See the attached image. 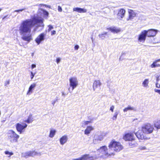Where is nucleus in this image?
Listing matches in <instances>:
<instances>
[{
	"label": "nucleus",
	"mask_w": 160,
	"mask_h": 160,
	"mask_svg": "<svg viewBox=\"0 0 160 160\" xmlns=\"http://www.w3.org/2000/svg\"><path fill=\"white\" fill-rule=\"evenodd\" d=\"M36 86V84L35 83H33L31 84L29 87L28 89L27 92V95H29L32 93L33 92V91Z\"/></svg>",
	"instance_id": "obj_17"
},
{
	"label": "nucleus",
	"mask_w": 160,
	"mask_h": 160,
	"mask_svg": "<svg viewBox=\"0 0 160 160\" xmlns=\"http://www.w3.org/2000/svg\"><path fill=\"white\" fill-rule=\"evenodd\" d=\"M156 82H158L160 80V79L159 78V76L158 75H156Z\"/></svg>",
	"instance_id": "obj_43"
},
{
	"label": "nucleus",
	"mask_w": 160,
	"mask_h": 160,
	"mask_svg": "<svg viewBox=\"0 0 160 160\" xmlns=\"http://www.w3.org/2000/svg\"><path fill=\"white\" fill-rule=\"evenodd\" d=\"M156 87L158 88H160V84L158 83V82H156L155 83ZM154 91L160 94V90L155 89H154Z\"/></svg>",
	"instance_id": "obj_32"
},
{
	"label": "nucleus",
	"mask_w": 160,
	"mask_h": 160,
	"mask_svg": "<svg viewBox=\"0 0 160 160\" xmlns=\"http://www.w3.org/2000/svg\"><path fill=\"white\" fill-rule=\"evenodd\" d=\"M31 19L24 20L19 24L18 31L21 36V38L28 42L32 39V35L30 34L32 27L36 26L35 30L39 27H43L44 19L42 17L40 13L38 12L37 14L32 16Z\"/></svg>",
	"instance_id": "obj_1"
},
{
	"label": "nucleus",
	"mask_w": 160,
	"mask_h": 160,
	"mask_svg": "<svg viewBox=\"0 0 160 160\" xmlns=\"http://www.w3.org/2000/svg\"><path fill=\"white\" fill-rule=\"evenodd\" d=\"M40 152H37L34 150L29 151L22 153V156L26 158L30 157H34L35 156L40 155Z\"/></svg>",
	"instance_id": "obj_8"
},
{
	"label": "nucleus",
	"mask_w": 160,
	"mask_h": 160,
	"mask_svg": "<svg viewBox=\"0 0 160 160\" xmlns=\"http://www.w3.org/2000/svg\"><path fill=\"white\" fill-rule=\"evenodd\" d=\"M94 157L91 156L89 154H85L78 158L73 159L72 160H92Z\"/></svg>",
	"instance_id": "obj_13"
},
{
	"label": "nucleus",
	"mask_w": 160,
	"mask_h": 160,
	"mask_svg": "<svg viewBox=\"0 0 160 160\" xmlns=\"http://www.w3.org/2000/svg\"><path fill=\"white\" fill-rule=\"evenodd\" d=\"M9 84V81L8 80H7L5 82V85L7 86Z\"/></svg>",
	"instance_id": "obj_40"
},
{
	"label": "nucleus",
	"mask_w": 160,
	"mask_h": 160,
	"mask_svg": "<svg viewBox=\"0 0 160 160\" xmlns=\"http://www.w3.org/2000/svg\"><path fill=\"white\" fill-rule=\"evenodd\" d=\"M154 126L157 129H160V120L156 122L154 124Z\"/></svg>",
	"instance_id": "obj_34"
},
{
	"label": "nucleus",
	"mask_w": 160,
	"mask_h": 160,
	"mask_svg": "<svg viewBox=\"0 0 160 160\" xmlns=\"http://www.w3.org/2000/svg\"><path fill=\"white\" fill-rule=\"evenodd\" d=\"M58 10L59 12H62V8L59 6L58 7Z\"/></svg>",
	"instance_id": "obj_42"
},
{
	"label": "nucleus",
	"mask_w": 160,
	"mask_h": 160,
	"mask_svg": "<svg viewBox=\"0 0 160 160\" xmlns=\"http://www.w3.org/2000/svg\"><path fill=\"white\" fill-rule=\"evenodd\" d=\"M155 61L157 62H160V59L155 60Z\"/></svg>",
	"instance_id": "obj_50"
},
{
	"label": "nucleus",
	"mask_w": 160,
	"mask_h": 160,
	"mask_svg": "<svg viewBox=\"0 0 160 160\" xmlns=\"http://www.w3.org/2000/svg\"><path fill=\"white\" fill-rule=\"evenodd\" d=\"M107 30L110 31L113 33H117L120 32L121 29L120 28L116 27H112L107 28Z\"/></svg>",
	"instance_id": "obj_19"
},
{
	"label": "nucleus",
	"mask_w": 160,
	"mask_h": 160,
	"mask_svg": "<svg viewBox=\"0 0 160 160\" xmlns=\"http://www.w3.org/2000/svg\"><path fill=\"white\" fill-rule=\"evenodd\" d=\"M93 130L94 128L93 127L91 126H88L84 131V134L88 136L91 132Z\"/></svg>",
	"instance_id": "obj_22"
},
{
	"label": "nucleus",
	"mask_w": 160,
	"mask_h": 160,
	"mask_svg": "<svg viewBox=\"0 0 160 160\" xmlns=\"http://www.w3.org/2000/svg\"><path fill=\"white\" fill-rule=\"evenodd\" d=\"M126 13L125 10L123 8L118 9L117 10V18L119 20H122Z\"/></svg>",
	"instance_id": "obj_12"
},
{
	"label": "nucleus",
	"mask_w": 160,
	"mask_h": 160,
	"mask_svg": "<svg viewBox=\"0 0 160 160\" xmlns=\"http://www.w3.org/2000/svg\"><path fill=\"white\" fill-rule=\"evenodd\" d=\"M79 48V46L78 45H76L74 47L75 50H78Z\"/></svg>",
	"instance_id": "obj_46"
},
{
	"label": "nucleus",
	"mask_w": 160,
	"mask_h": 160,
	"mask_svg": "<svg viewBox=\"0 0 160 160\" xmlns=\"http://www.w3.org/2000/svg\"><path fill=\"white\" fill-rule=\"evenodd\" d=\"M36 73V72H32V71H31V72L30 76L31 80H32L33 79Z\"/></svg>",
	"instance_id": "obj_36"
},
{
	"label": "nucleus",
	"mask_w": 160,
	"mask_h": 160,
	"mask_svg": "<svg viewBox=\"0 0 160 160\" xmlns=\"http://www.w3.org/2000/svg\"><path fill=\"white\" fill-rule=\"evenodd\" d=\"M73 11L77 12L78 13H86L87 12V10L84 8H73Z\"/></svg>",
	"instance_id": "obj_20"
},
{
	"label": "nucleus",
	"mask_w": 160,
	"mask_h": 160,
	"mask_svg": "<svg viewBox=\"0 0 160 160\" xmlns=\"http://www.w3.org/2000/svg\"><path fill=\"white\" fill-rule=\"evenodd\" d=\"M61 59L60 58H57V59H56L57 63L58 64L60 62V61H61Z\"/></svg>",
	"instance_id": "obj_44"
},
{
	"label": "nucleus",
	"mask_w": 160,
	"mask_h": 160,
	"mask_svg": "<svg viewBox=\"0 0 160 160\" xmlns=\"http://www.w3.org/2000/svg\"><path fill=\"white\" fill-rule=\"evenodd\" d=\"M128 12L129 13V18L127 19V20L128 21L132 19L136 16L135 12L132 10L129 9L128 10Z\"/></svg>",
	"instance_id": "obj_21"
},
{
	"label": "nucleus",
	"mask_w": 160,
	"mask_h": 160,
	"mask_svg": "<svg viewBox=\"0 0 160 160\" xmlns=\"http://www.w3.org/2000/svg\"><path fill=\"white\" fill-rule=\"evenodd\" d=\"M7 17V16H4L2 20H4L6 17Z\"/></svg>",
	"instance_id": "obj_51"
},
{
	"label": "nucleus",
	"mask_w": 160,
	"mask_h": 160,
	"mask_svg": "<svg viewBox=\"0 0 160 160\" xmlns=\"http://www.w3.org/2000/svg\"><path fill=\"white\" fill-rule=\"evenodd\" d=\"M149 80L148 79H145L142 83V86L145 88H147L148 86Z\"/></svg>",
	"instance_id": "obj_23"
},
{
	"label": "nucleus",
	"mask_w": 160,
	"mask_h": 160,
	"mask_svg": "<svg viewBox=\"0 0 160 160\" xmlns=\"http://www.w3.org/2000/svg\"><path fill=\"white\" fill-rule=\"evenodd\" d=\"M146 30H144L138 35V40L139 43H143L145 41L147 36Z\"/></svg>",
	"instance_id": "obj_11"
},
{
	"label": "nucleus",
	"mask_w": 160,
	"mask_h": 160,
	"mask_svg": "<svg viewBox=\"0 0 160 160\" xmlns=\"http://www.w3.org/2000/svg\"><path fill=\"white\" fill-rule=\"evenodd\" d=\"M158 62L155 61L153 62V63L150 65L151 68H155L156 67H160V64L157 63Z\"/></svg>",
	"instance_id": "obj_27"
},
{
	"label": "nucleus",
	"mask_w": 160,
	"mask_h": 160,
	"mask_svg": "<svg viewBox=\"0 0 160 160\" xmlns=\"http://www.w3.org/2000/svg\"><path fill=\"white\" fill-rule=\"evenodd\" d=\"M25 9V8H23L22 9H20L19 10H15L14 11V12H22Z\"/></svg>",
	"instance_id": "obj_37"
},
{
	"label": "nucleus",
	"mask_w": 160,
	"mask_h": 160,
	"mask_svg": "<svg viewBox=\"0 0 160 160\" xmlns=\"http://www.w3.org/2000/svg\"><path fill=\"white\" fill-rule=\"evenodd\" d=\"M97 153L98 154V158L105 159L107 158L109 156L113 154V153L111 151H108L107 146H104L101 147L97 150Z\"/></svg>",
	"instance_id": "obj_3"
},
{
	"label": "nucleus",
	"mask_w": 160,
	"mask_h": 160,
	"mask_svg": "<svg viewBox=\"0 0 160 160\" xmlns=\"http://www.w3.org/2000/svg\"><path fill=\"white\" fill-rule=\"evenodd\" d=\"M69 82L70 87L68 88V91L71 93L78 85V81L77 77H72L69 79Z\"/></svg>",
	"instance_id": "obj_6"
},
{
	"label": "nucleus",
	"mask_w": 160,
	"mask_h": 160,
	"mask_svg": "<svg viewBox=\"0 0 160 160\" xmlns=\"http://www.w3.org/2000/svg\"><path fill=\"white\" fill-rule=\"evenodd\" d=\"M129 141L130 142H129V144L131 147H133L137 145V143L134 141V140H131Z\"/></svg>",
	"instance_id": "obj_28"
},
{
	"label": "nucleus",
	"mask_w": 160,
	"mask_h": 160,
	"mask_svg": "<svg viewBox=\"0 0 160 160\" xmlns=\"http://www.w3.org/2000/svg\"><path fill=\"white\" fill-rule=\"evenodd\" d=\"M104 136L101 132H97L94 135L93 139V143L95 144H98L104 139Z\"/></svg>",
	"instance_id": "obj_7"
},
{
	"label": "nucleus",
	"mask_w": 160,
	"mask_h": 160,
	"mask_svg": "<svg viewBox=\"0 0 160 160\" xmlns=\"http://www.w3.org/2000/svg\"><path fill=\"white\" fill-rule=\"evenodd\" d=\"M118 114V112H115L114 115L112 118V119L113 120H115L117 118V116Z\"/></svg>",
	"instance_id": "obj_35"
},
{
	"label": "nucleus",
	"mask_w": 160,
	"mask_h": 160,
	"mask_svg": "<svg viewBox=\"0 0 160 160\" xmlns=\"http://www.w3.org/2000/svg\"><path fill=\"white\" fill-rule=\"evenodd\" d=\"M68 140V137L67 135H64L62 136L60 138L59 141L60 144L62 145H64L67 143Z\"/></svg>",
	"instance_id": "obj_18"
},
{
	"label": "nucleus",
	"mask_w": 160,
	"mask_h": 160,
	"mask_svg": "<svg viewBox=\"0 0 160 160\" xmlns=\"http://www.w3.org/2000/svg\"><path fill=\"white\" fill-rule=\"evenodd\" d=\"M91 122L90 121H82L81 123V126L82 127H85L86 125L88 124L89 123H91Z\"/></svg>",
	"instance_id": "obj_31"
},
{
	"label": "nucleus",
	"mask_w": 160,
	"mask_h": 160,
	"mask_svg": "<svg viewBox=\"0 0 160 160\" xmlns=\"http://www.w3.org/2000/svg\"><path fill=\"white\" fill-rule=\"evenodd\" d=\"M62 96H64L65 95V93L64 92H62Z\"/></svg>",
	"instance_id": "obj_52"
},
{
	"label": "nucleus",
	"mask_w": 160,
	"mask_h": 160,
	"mask_svg": "<svg viewBox=\"0 0 160 160\" xmlns=\"http://www.w3.org/2000/svg\"><path fill=\"white\" fill-rule=\"evenodd\" d=\"M147 36L148 37H153L155 36L158 31L155 29H149L146 30Z\"/></svg>",
	"instance_id": "obj_15"
},
{
	"label": "nucleus",
	"mask_w": 160,
	"mask_h": 160,
	"mask_svg": "<svg viewBox=\"0 0 160 160\" xmlns=\"http://www.w3.org/2000/svg\"><path fill=\"white\" fill-rule=\"evenodd\" d=\"M4 153L5 155H7V157L10 158L11 156L13 155L14 153L12 151H10L6 150L4 152Z\"/></svg>",
	"instance_id": "obj_30"
},
{
	"label": "nucleus",
	"mask_w": 160,
	"mask_h": 160,
	"mask_svg": "<svg viewBox=\"0 0 160 160\" xmlns=\"http://www.w3.org/2000/svg\"><path fill=\"white\" fill-rule=\"evenodd\" d=\"M134 134L132 133H127L124 136L123 139L125 141L134 140L135 137Z\"/></svg>",
	"instance_id": "obj_16"
},
{
	"label": "nucleus",
	"mask_w": 160,
	"mask_h": 160,
	"mask_svg": "<svg viewBox=\"0 0 160 160\" xmlns=\"http://www.w3.org/2000/svg\"><path fill=\"white\" fill-rule=\"evenodd\" d=\"M56 32L55 30H53L51 32V35H54L56 34Z\"/></svg>",
	"instance_id": "obj_47"
},
{
	"label": "nucleus",
	"mask_w": 160,
	"mask_h": 160,
	"mask_svg": "<svg viewBox=\"0 0 160 160\" xmlns=\"http://www.w3.org/2000/svg\"><path fill=\"white\" fill-rule=\"evenodd\" d=\"M56 132V131L55 129L52 128L50 129L49 137L52 138L54 137Z\"/></svg>",
	"instance_id": "obj_25"
},
{
	"label": "nucleus",
	"mask_w": 160,
	"mask_h": 160,
	"mask_svg": "<svg viewBox=\"0 0 160 160\" xmlns=\"http://www.w3.org/2000/svg\"><path fill=\"white\" fill-rule=\"evenodd\" d=\"M139 149L141 150H145L146 149V148L145 146H141L139 148Z\"/></svg>",
	"instance_id": "obj_41"
},
{
	"label": "nucleus",
	"mask_w": 160,
	"mask_h": 160,
	"mask_svg": "<svg viewBox=\"0 0 160 160\" xmlns=\"http://www.w3.org/2000/svg\"><path fill=\"white\" fill-rule=\"evenodd\" d=\"M8 136L10 142L12 143L17 142L19 138V136L15 132L12 130L8 131L7 132Z\"/></svg>",
	"instance_id": "obj_5"
},
{
	"label": "nucleus",
	"mask_w": 160,
	"mask_h": 160,
	"mask_svg": "<svg viewBox=\"0 0 160 160\" xmlns=\"http://www.w3.org/2000/svg\"><path fill=\"white\" fill-rule=\"evenodd\" d=\"M46 35V34L42 33L37 37L35 41L38 45H39L42 41L44 40Z\"/></svg>",
	"instance_id": "obj_14"
},
{
	"label": "nucleus",
	"mask_w": 160,
	"mask_h": 160,
	"mask_svg": "<svg viewBox=\"0 0 160 160\" xmlns=\"http://www.w3.org/2000/svg\"><path fill=\"white\" fill-rule=\"evenodd\" d=\"M102 83L99 80H94L93 83V89L96 92H98L101 89Z\"/></svg>",
	"instance_id": "obj_10"
},
{
	"label": "nucleus",
	"mask_w": 160,
	"mask_h": 160,
	"mask_svg": "<svg viewBox=\"0 0 160 160\" xmlns=\"http://www.w3.org/2000/svg\"><path fill=\"white\" fill-rule=\"evenodd\" d=\"M136 108L133 107H132L130 106H128L125 108L123 110V112H127L128 111H135Z\"/></svg>",
	"instance_id": "obj_24"
},
{
	"label": "nucleus",
	"mask_w": 160,
	"mask_h": 160,
	"mask_svg": "<svg viewBox=\"0 0 160 160\" xmlns=\"http://www.w3.org/2000/svg\"><path fill=\"white\" fill-rule=\"evenodd\" d=\"M27 125L25 123L20 122L18 123L16 125L17 130L20 134H21L24 132L27 127Z\"/></svg>",
	"instance_id": "obj_9"
},
{
	"label": "nucleus",
	"mask_w": 160,
	"mask_h": 160,
	"mask_svg": "<svg viewBox=\"0 0 160 160\" xmlns=\"http://www.w3.org/2000/svg\"><path fill=\"white\" fill-rule=\"evenodd\" d=\"M40 5L41 6H45L46 7H48V8H50V6H48V5H45V4H40Z\"/></svg>",
	"instance_id": "obj_48"
},
{
	"label": "nucleus",
	"mask_w": 160,
	"mask_h": 160,
	"mask_svg": "<svg viewBox=\"0 0 160 160\" xmlns=\"http://www.w3.org/2000/svg\"><path fill=\"white\" fill-rule=\"evenodd\" d=\"M107 32H104L102 33L99 34L98 36L99 38H101V39H103L105 38L106 35H107Z\"/></svg>",
	"instance_id": "obj_33"
},
{
	"label": "nucleus",
	"mask_w": 160,
	"mask_h": 160,
	"mask_svg": "<svg viewBox=\"0 0 160 160\" xmlns=\"http://www.w3.org/2000/svg\"><path fill=\"white\" fill-rule=\"evenodd\" d=\"M108 147L109 151L119 152L123 149V146L121 144L118 142L114 141H112L109 143Z\"/></svg>",
	"instance_id": "obj_4"
},
{
	"label": "nucleus",
	"mask_w": 160,
	"mask_h": 160,
	"mask_svg": "<svg viewBox=\"0 0 160 160\" xmlns=\"http://www.w3.org/2000/svg\"><path fill=\"white\" fill-rule=\"evenodd\" d=\"M56 100H54L52 101V103L53 106L54 105V104L56 103Z\"/></svg>",
	"instance_id": "obj_49"
},
{
	"label": "nucleus",
	"mask_w": 160,
	"mask_h": 160,
	"mask_svg": "<svg viewBox=\"0 0 160 160\" xmlns=\"http://www.w3.org/2000/svg\"><path fill=\"white\" fill-rule=\"evenodd\" d=\"M33 118L32 117V115H30L28 119L27 120H25L24 122L27 123H30L32 122L33 121Z\"/></svg>",
	"instance_id": "obj_26"
},
{
	"label": "nucleus",
	"mask_w": 160,
	"mask_h": 160,
	"mask_svg": "<svg viewBox=\"0 0 160 160\" xmlns=\"http://www.w3.org/2000/svg\"><path fill=\"white\" fill-rule=\"evenodd\" d=\"M91 39H92V42H93V39L92 38H91Z\"/></svg>",
	"instance_id": "obj_53"
},
{
	"label": "nucleus",
	"mask_w": 160,
	"mask_h": 160,
	"mask_svg": "<svg viewBox=\"0 0 160 160\" xmlns=\"http://www.w3.org/2000/svg\"><path fill=\"white\" fill-rule=\"evenodd\" d=\"M48 27L49 28L48 29V32H50L53 28V26L51 25H48Z\"/></svg>",
	"instance_id": "obj_38"
},
{
	"label": "nucleus",
	"mask_w": 160,
	"mask_h": 160,
	"mask_svg": "<svg viewBox=\"0 0 160 160\" xmlns=\"http://www.w3.org/2000/svg\"><path fill=\"white\" fill-rule=\"evenodd\" d=\"M154 129L152 125L149 123L143 125L142 127V130H139L136 133H135L138 138L141 140H145L148 139L145 134L152 133Z\"/></svg>",
	"instance_id": "obj_2"
},
{
	"label": "nucleus",
	"mask_w": 160,
	"mask_h": 160,
	"mask_svg": "<svg viewBox=\"0 0 160 160\" xmlns=\"http://www.w3.org/2000/svg\"><path fill=\"white\" fill-rule=\"evenodd\" d=\"M114 109V106L113 105H112L110 107V110L112 112H113Z\"/></svg>",
	"instance_id": "obj_39"
},
{
	"label": "nucleus",
	"mask_w": 160,
	"mask_h": 160,
	"mask_svg": "<svg viewBox=\"0 0 160 160\" xmlns=\"http://www.w3.org/2000/svg\"><path fill=\"white\" fill-rule=\"evenodd\" d=\"M40 10V11H39L38 12H41V13H42L43 14L45 17H46L47 18L48 16V12L47 11L42 9Z\"/></svg>",
	"instance_id": "obj_29"
},
{
	"label": "nucleus",
	"mask_w": 160,
	"mask_h": 160,
	"mask_svg": "<svg viewBox=\"0 0 160 160\" xmlns=\"http://www.w3.org/2000/svg\"><path fill=\"white\" fill-rule=\"evenodd\" d=\"M31 68L32 69L36 67V65L35 64H32L31 65Z\"/></svg>",
	"instance_id": "obj_45"
}]
</instances>
